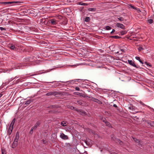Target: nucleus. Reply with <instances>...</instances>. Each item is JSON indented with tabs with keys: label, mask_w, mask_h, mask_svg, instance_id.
Here are the masks:
<instances>
[{
	"label": "nucleus",
	"mask_w": 154,
	"mask_h": 154,
	"mask_svg": "<svg viewBox=\"0 0 154 154\" xmlns=\"http://www.w3.org/2000/svg\"><path fill=\"white\" fill-rule=\"evenodd\" d=\"M76 102L77 103V104L80 105H82L83 104V101L81 100H77Z\"/></svg>",
	"instance_id": "22"
},
{
	"label": "nucleus",
	"mask_w": 154,
	"mask_h": 154,
	"mask_svg": "<svg viewBox=\"0 0 154 154\" xmlns=\"http://www.w3.org/2000/svg\"><path fill=\"white\" fill-rule=\"evenodd\" d=\"M135 59L138 60L141 63L143 64V61L140 60V58L139 57L136 56L135 57Z\"/></svg>",
	"instance_id": "18"
},
{
	"label": "nucleus",
	"mask_w": 154,
	"mask_h": 154,
	"mask_svg": "<svg viewBox=\"0 0 154 154\" xmlns=\"http://www.w3.org/2000/svg\"><path fill=\"white\" fill-rule=\"evenodd\" d=\"M35 130L34 129H33V128H32L30 130L29 132V134H32L33 132V131Z\"/></svg>",
	"instance_id": "32"
},
{
	"label": "nucleus",
	"mask_w": 154,
	"mask_h": 154,
	"mask_svg": "<svg viewBox=\"0 0 154 154\" xmlns=\"http://www.w3.org/2000/svg\"><path fill=\"white\" fill-rule=\"evenodd\" d=\"M74 94L75 95H80L81 96H82L83 97H88V96H85V95L83 94L82 93H79V92H74Z\"/></svg>",
	"instance_id": "10"
},
{
	"label": "nucleus",
	"mask_w": 154,
	"mask_h": 154,
	"mask_svg": "<svg viewBox=\"0 0 154 154\" xmlns=\"http://www.w3.org/2000/svg\"><path fill=\"white\" fill-rule=\"evenodd\" d=\"M90 20V18L88 17H85V22H89Z\"/></svg>",
	"instance_id": "27"
},
{
	"label": "nucleus",
	"mask_w": 154,
	"mask_h": 154,
	"mask_svg": "<svg viewBox=\"0 0 154 154\" xmlns=\"http://www.w3.org/2000/svg\"><path fill=\"white\" fill-rule=\"evenodd\" d=\"M58 21L55 19H51L49 20V23L51 24L56 25L58 23Z\"/></svg>",
	"instance_id": "4"
},
{
	"label": "nucleus",
	"mask_w": 154,
	"mask_h": 154,
	"mask_svg": "<svg viewBox=\"0 0 154 154\" xmlns=\"http://www.w3.org/2000/svg\"><path fill=\"white\" fill-rule=\"evenodd\" d=\"M19 132H17L15 134V138L14 140V142L11 145V147L13 148H15L17 145L19 138Z\"/></svg>",
	"instance_id": "1"
},
{
	"label": "nucleus",
	"mask_w": 154,
	"mask_h": 154,
	"mask_svg": "<svg viewBox=\"0 0 154 154\" xmlns=\"http://www.w3.org/2000/svg\"><path fill=\"white\" fill-rule=\"evenodd\" d=\"M106 30H109L111 29V27L109 26H106Z\"/></svg>",
	"instance_id": "28"
},
{
	"label": "nucleus",
	"mask_w": 154,
	"mask_h": 154,
	"mask_svg": "<svg viewBox=\"0 0 154 154\" xmlns=\"http://www.w3.org/2000/svg\"><path fill=\"white\" fill-rule=\"evenodd\" d=\"M78 4L81 5L87 6L88 5V4L84 3L82 2H80L78 3Z\"/></svg>",
	"instance_id": "21"
},
{
	"label": "nucleus",
	"mask_w": 154,
	"mask_h": 154,
	"mask_svg": "<svg viewBox=\"0 0 154 154\" xmlns=\"http://www.w3.org/2000/svg\"><path fill=\"white\" fill-rule=\"evenodd\" d=\"M88 10L90 11L94 12L96 11V8H90L88 9Z\"/></svg>",
	"instance_id": "17"
},
{
	"label": "nucleus",
	"mask_w": 154,
	"mask_h": 154,
	"mask_svg": "<svg viewBox=\"0 0 154 154\" xmlns=\"http://www.w3.org/2000/svg\"><path fill=\"white\" fill-rule=\"evenodd\" d=\"M55 82H56V81H54V82H49V83H54Z\"/></svg>",
	"instance_id": "43"
},
{
	"label": "nucleus",
	"mask_w": 154,
	"mask_h": 154,
	"mask_svg": "<svg viewBox=\"0 0 154 154\" xmlns=\"http://www.w3.org/2000/svg\"><path fill=\"white\" fill-rule=\"evenodd\" d=\"M60 137L63 139L66 140L68 139V137L67 135H65L63 133L61 134L60 135Z\"/></svg>",
	"instance_id": "9"
},
{
	"label": "nucleus",
	"mask_w": 154,
	"mask_h": 154,
	"mask_svg": "<svg viewBox=\"0 0 154 154\" xmlns=\"http://www.w3.org/2000/svg\"><path fill=\"white\" fill-rule=\"evenodd\" d=\"M102 121L103 122H106V119H104Z\"/></svg>",
	"instance_id": "41"
},
{
	"label": "nucleus",
	"mask_w": 154,
	"mask_h": 154,
	"mask_svg": "<svg viewBox=\"0 0 154 154\" xmlns=\"http://www.w3.org/2000/svg\"><path fill=\"white\" fill-rule=\"evenodd\" d=\"M2 154H5V151L2 150Z\"/></svg>",
	"instance_id": "39"
},
{
	"label": "nucleus",
	"mask_w": 154,
	"mask_h": 154,
	"mask_svg": "<svg viewBox=\"0 0 154 154\" xmlns=\"http://www.w3.org/2000/svg\"><path fill=\"white\" fill-rule=\"evenodd\" d=\"M76 80H78V79H76Z\"/></svg>",
	"instance_id": "46"
},
{
	"label": "nucleus",
	"mask_w": 154,
	"mask_h": 154,
	"mask_svg": "<svg viewBox=\"0 0 154 154\" xmlns=\"http://www.w3.org/2000/svg\"><path fill=\"white\" fill-rule=\"evenodd\" d=\"M18 2H1V3L4 5H13L14 4L18 3Z\"/></svg>",
	"instance_id": "3"
},
{
	"label": "nucleus",
	"mask_w": 154,
	"mask_h": 154,
	"mask_svg": "<svg viewBox=\"0 0 154 154\" xmlns=\"http://www.w3.org/2000/svg\"><path fill=\"white\" fill-rule=\"evenodd\" d=\"M88 97L90 98H91V100L93 101L96 102L98 103H99V104H102L101 102L97 99H96L94 97Z\"/></svg>",
	"instance_id": "5"
},
{
	"label": "nucleus",
	"mask_w": 154,
	"mask_h": 154,
	"mask_svg": "<svg viewBox=\"0 0 154 154\" xmlns=\"http://www.w3.org/2000/svg\"><path fill=\"white\" fill-rule=\"evenodd\" d=\"M9 48L11 49L12 50H14L15 48V47L14 45H11L10 46H9Z\"/></svg>",
	"instance_id": "29"
},
{
	"label": "nucleus",
	"mask_w": 154,
	"mask_h": 154,
	"mask_svg": "<svg viewBox=\"0 0 154 154\" xmlns=\"http://www.w3.org/2000/svg\"><path fill=\"white\" fill-rule=\"evenodd\" d=\"M148 22L150 23H153V20L152 19H150L149 20H148Z\"/></svg>",
	"instance_id": "33"
},
{
	"label": "nucleus",
	"mask_w": 154,
	"mask_h": 154,
	"mask_svg": "<svg viewBox=\"0 0 154 154\" xmlns=\"http://www.w3.org/2000/svg\"><path fill=\"white\" fill-rule=\"evenodd\" d=\"M140 103L142 105H143V106H147L148 108H149V109H153V108H152L150 106H147V105H146L145 104H144L142 102H140Z\"/></svg>",
	"instance_id": "20"
},
{
	"label": "nucleus",
	"mask_w": 154,
	"mask_h": 154,
	"mask_svg": "<svg viewBox=\"0 0 154 154\" xmlns=\"http://www.w3.org/2000/svg\"><path fill=\"white\" fill-rule=\"evenodd\" d=\"M15 121V119L14 118L12 120V121L11 124H10V125L13 126V125H14V124Z\"/></svg>",
	"instance_id": "24"
},
{
	"label": "nucleus",
	"mask_w": 154,
	"mask_h": 154,
	"mask_svg": "<svg viewBox=\"0 0 154 154\" xmlns=\"http://www.w3.org/2000/svg\"><path fill=\"white\" fill-rule=\"evenodd\" d=\"M57 106H51V107H52V108H57Z\"/></svg>",
	"instance_id": "40"
},
{
	"label": "nucleus",
	"mask_w": 154,
	"mask_h": 154,
	"mask_svg": "<svg viewBox=\"0 0 154 154\" xmlns=\"http://www.w3.org/2000/svg\"><path fill=\"white\" fill-rule=\"evenodd\" d=\"M13 126L10 125L8 131V134L9 135L11 134L13 129Z\"/></svg>",
	"instance_id": "13"
},
{
	"label": "nucleus",
	"mask_w": 154,
	"mask_h": 154,
	"mask_svg": "<svg viewBox=\"0 0 154 154\" xmlns=\"http://www.w3.org/2000/svg\"><path fill=\"white\" fill-rule=\"evenodd\" d=\"M123 33H122V34H125V32H123Z\"/></svg>",
	"instance_id": "44"
},
{
	"label": "nucleus",
	"mask_w": 154,
	"mask_h": 154,
	"mask_svg": "<svg viewBox=\"0 0 154 154\" xmlns=\"http://www.w3.org/2000/svg\"><path fill=\"white\" fill-rule=\"evenodd\" d=\"M128 63L134 67L137 68L136 65L134 63V62L133 61H132L131 60H128Z\"/></svg>",
	"instance_id": "11"
},
{
	"label": "nucleus",
	"mask_w": 154,
	"mask_h": 154,
	"mask_svg": "<svg viewBox=\"0 0 154 154\" xmlns=\"http://www.w3.org/2000/svg\"><path fill=\"white\" fill-rule=\"evenodd\" d=\"M109 37L110 38H114L116 39H119L120 38V37L117 35L110 36Z\"/></svg>",
	"instance_id": "16"
},
{
	"label": "nucleus",
	"mask_w": 154,
	"mask_h": 154,
	"mask_svg": "<svg viewBox=\"0 0 154 154\" xmlns=\"http://www.w3.org/2000/svg\"><path fill=\"white\" fill-rule=\"evenodd\" d=\"M117 19L119 20L121 22L123 21L124 20V18L123 17H118L117 18Z\"/></svg>",
	"instance_id": "25"
},
{
	"label": "nucleus",
	"mask_w": 154,
	"mask_h": 154,
	"mask_svg": "<svg viewBox=\"0 0 154 154\" xmlns=\"http://www.w3.org/2000/svg\"><path fill=\"white\" fill-rule=\"evenodd\" d=\"M113 106L114 107H117V106L116 104H114L113 105Z\"/></svg>",
	"instance_id": "42"
},
{
	"label": "nucleus",
	"mask_w": 154,
	"mask_h": 154,
	"mask_svg": "<svg viewBox=\"0 0 154 154\" xmlns=\"http://www.w3.org/2000/svg\"><path fill=\"white\" fill-rule=\"evenodd\" d=\"M145 63L147 66H150V65H149L150 63H148L147 62H145Z\"/></svg>",
	"instance_id": "36"
},
{
	"label": "nucleus",
	"mask_w": 154,
	"mask_h": 154,
	"mask_svg": "<svg viewBox=\"0 0 154 154\" xmlns=\"http://www.w3.org/2000/svg\"><path fill=\"white\" fill-rule=\"evenodd\" d=\"M0 29L1 31H4L6 30L5 28L2 27H0Z\"/></svg>",
	"instance_id": "34"
},
{
	"label": "nucleus",
	"mask_w": 154,
	"mask_h": 154,
	"mask_svg": "<svg viewBox=\"0 0 154 154\" xmlns=\"http://www.w3.org/2000/svg\"><path fill=\"white\" fill-rule=\"evenodd\" d=\"M41 122L40 121H37V122L35 124L34 126L32 128H33V129L35 130L39 126Z\"/></svg>",
	"instance_id": "8"
},
{
	"label": "nucleus",
	"mask_w": 154,
	"mask_h": 154,
	"mask_svg": "<svg viewBox=\"0 0 154 154\" xmlns=\"http://www.w3.org/2000/svg\"><path fill=\"white\" fill-rule=\"evenodd\" d=\"M54 94V93L53 92H48V93H47L46 94V96H50V95H53Z\"/></svg>",
	"instance_id": "26"
},
{
	"label": "nucleus",
	"mask_w": 154,
	"mask_h": 154,
	"mask_svg": "<svg viewBox=\"0 0 154 154\" xmlns=\"http://www.w3.org/2000/svg\"><path fill=\"white\" fill-rule=\"evenodd\" d=\"M136 113L138 112H141V111H135V112Z\"/></svg>",
	"instance_id": "45"
},
{
	"label": "nucleus",
	"mask_w": 154,
	"mask_h": 154,
	"mask_svg": "<svg viewBox=\"0 0 154 154\" xmlns=\"http://www.w3.org/2000/svg\"><path fill=\"white\" fill-rule=\"evenodd\" d=\"M146 123L148 125L150 126L154 127V122L151 121L149 120H146Z\"/></svg>",
	"instance_id": "6"
},
{
	"label": "nucleus",
	"mask_w": 154,
	"mask_h": 154,
	"mask_svg": "<svg viewBox=\"0 0 154 154\" xmlns=\"http://www.w3.org/2000/svg\"><path fill=\"white\" fill-rule=\"evenodd\" d=\"M128 109L132 111L135 110L137 109V108L132 105L130 104L128 107Z\"/></svg>",
	"instance_id": "12"
},
{
	"label": "nucleus",
	"mask_w": 154,
	"mask_h": 154,
	"mask_svg": "<svg viewBox=\"0 0 154 154\" xmlns=\"http://www.w3.org/2000/svg\"><path fill=\"white\" fill-rule=\"evenodd\" d=\"M51 136L52 137L51 138V139L52 140V138H53V139H57V134L56 133H54L51 134Z\"/></svg>",
	"instance_id": "15"
},
{
	"label": "nucleus",
	"mask_w": 154,
	"mask_h": 154,
	"mask_svg": "<svg viewBox=\"0 0 154 154\" xmlns=\"http://www.w3.org/2000/svg\"><path fill=\"white\" fill-rule=\"evenodd\" d=\"M61 125L63 126H65L67 125V122L65 121H63L61 122Z\"/></svg>",
	"instance_id": "19"
},
{
	"label": "nucleus",
	"mask_w": 154,
	"mask_h": 154,
	"mask_svg": "<svg viewBox=\"0 0 154 154\" xmlns=\"http://www.w3.org/2000/svg\"><path fill=\"white\" fill-rule=\"evenodd\" d=\"M130 7L131 8H132L133 9H136V8L135 7H134V6H132L131 5H130Z\"/></svg>",
	"instance_id": "35"
},
{
	"label": "nucleus",
	"mask_w": 154,
	"mask_h": 154,
	"mask_svg": "<svg viewBox=\"0 0 154 154\" xmlns=\"http://www.w3.org/2000/svg\"><path fill=\"white\" fill-rule=\"evenodd\" d=\"M31 102L32 101L31 100H26L25 102V104L27 105L29 104H30Z\"/></svg>",
	"instance_id": "23"
},
{
	"label": "nucleus",
	"mask_w": 154,
	"mask_h": 154,
	"mask_svg": "<svg viewBox=\"0 0 154 154\" xmlns=\"http://www.w3.org/2000/svg\"><path fill=\"white\" fill-rule=\"evenodd\" d=\"M115 31V30L114 29H112V31L110 32V34H112Z\"/></svg>",
	"instance_id": "38"
},
{
	"label": "nucleus",
	"mask_w": 154,
	"mask_h": 154,
	"mask_svg": "<svg viewBox=\"0 0 154 154\" xmlns=\"http://www.w3.org/2000/svg\"><path fill=\"white\" fill-rule=\"evenodd\" d=\"M105 124L107 126H108V127H111V125L110 124L109 122H105Z\"/></svg>",
	"instance_id": "31"
},
{
	"label": "nucleus",
	"mask_w": 154,
	"mask_h": 154,
	"mask_svg": "<svg viewBox=\"0 0 154 154\" xmlns=\"http://www.w3.org/2000/svg\"><path fill=\"white\" fill-rule=\"evenodd\" d=\"M132 137L133 140L135 143H138V144L140 143V141L139 140L137 139L136 138L134 137Z\"/></svg>",
	"instance_id": "14"
},
{
	"label": "nucleus",
	"mask_w": 154,
	"mask_h": 154,
	"mask_svg": "<svg viewBox=\"0 0 154 154\" xmlns=\"http://www.w3.org/2000/svg\"><path fill=\"white\" fill-rule=\"evenodd\" d=\"M111 138L112 140L114 141L116 143H119L120 145H122L123 144V143L122 141H120V140L114 137L113 135H112L111 136Z\"/></svg>",
	"instance_id": "2"
},
{
	"label": "nucleus",
	"mask_w": 154,
	"mask_h": 154,
	"mask_svg": "<svg viewBox=\"0 0 154 154\" xmlns=\"http://www.w3.org/2000/svg\"><path fill=\"white\" fill-rule=\"evenodd\" d=\"M75 90H77V91H80V89H79V88L78 87H76L75 88Z\"/></svg>",
	"instance_id": "37"
},
{
	"label": "nucleus",
	"mask_w": 154,
	"mask_h": 154,
	"mask_svg": "<svg viewBox=\"0 0 154 154\" xmlns=\"http://www.w3.org/2000/svg\"><path fill=\"white\" fill-rule=\"evenodd\" d=\"M116 26L119 28H120L122 29H125V26L122 24L119 23H117L116 25Z\"/></svg>",
	"instance_id": "7"
},
{
	"label": "nucleus",
	"mask_w": 154,
	"mask_h": 154,
	"mask_svg": "<svg viewBox=\"0 0 154 154\" xmlns=\"http://www.w3.org/2000/svg\"><path fill=\"white\" fill-rule=\"evenodd\" d=\"M139 51H141L142 50L144 49V48L141 46L139 47L138 48Z\"/></svg>",
	"instance_id": "30"
}]
</instances>
